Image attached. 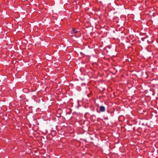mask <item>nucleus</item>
<instances>
[{
  "instance_id": "nucleus-4",
  "label": "nucleus",
  "mask_w": 158,
  "mask_h": 158,
  "mask_svg": "<svg viewBox=\"0 0 158 158\" xmlns=\"http://www.w3.org/2000/svg\"><path fill=\"white\" fill-rule=\"evenodd\" d=\"M106 118V119H108L107 118Z\"/></svg>"
},
{
  "instance_id": "nucleus-3",
  "label": "nucleus",
  "mask_w": 158,
  "mask_h": 158,
  "mask_svg": "<svg viewBox=\"0 0 158 158\" xmlns=\"http://www.w3.org/2000/svg\"><path fill=\"white\" fill-rule=\"evenodd\" d=\"M109 49H110V45H109Z\"/></svg>"
},
{
  "instance_id": "nucleus-5",
  "label": "nucleus",
  "mask_w": 158,
  "mask_h": 158,
  "mask_svg": "<svg viewBox=\"0 0 158 158\" xmlns=\"http://www.w3.org/2000/svg\"><path fill=\"white\" fill-rule=\"evenodd\" d=\"M107 112H109V110H108Z\"/></svg>"
},
{
  "instance_id": "nucleus-1",
  "label": "nucleus",
  "mask_w": 158,
  "mask_h": 158,
  "mask_svg": "<svg viewBox=\"0 0 158 158\" xmlns=\"http://www.w3.org/2000/svg\"><path fill=\"white\" fill-rule=\"evenodd\" d=\"M100 110L101 112H104L105 111V108L104 106H101L100 107Z\"/></svg>"
},
{
  "instance_id": "nucleus-2",
  "label": "nucleus",
  "mask_w": 158,
  "mask_h": 158,
  "mask_svg": "<svg viewBox=\"0 0 158 158\" xmlns=\"http://www.w3.org/2000/svg\"><path fill=\"white\" fill-rule=\"evenodd\" d=\"M73 33H77V31H76L75 29L74 28L73 29Z\"/></svg>"
}]
</instances>
